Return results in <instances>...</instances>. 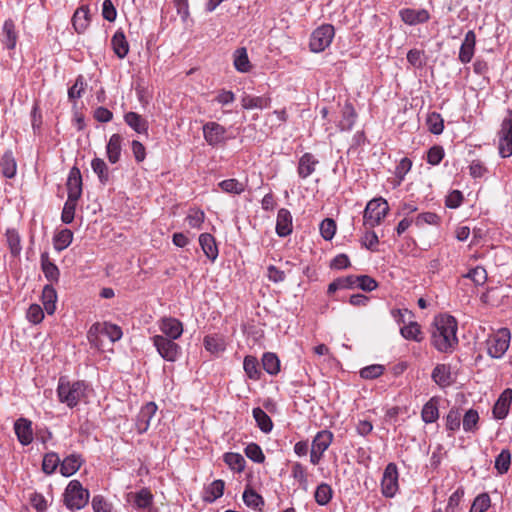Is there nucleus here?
I'll list each match as a JSON object with an SVG mask.
<instances>
[{"instance_id":"48","label":"nucleus","mask_w":512,"mask_h":512,"mask_svg":"<svg viewBox=\"0 0 512 512\" xmlns=\"http://www.w3.org/2000/svg\"><path fill=\"white\" fill-rule=\"evenodd\" d=\"M91 168L102 184H106L110 180L109 169L103 159L94 158L91 162Z\"/></svg>"},{"instance_id":"1","label":"nucleus","mask_w":512,"mask_h":512,"mask_svg":"<svg viewBox=\"0 0 512 512\" xmlns=\"http://www.w3.org/2000/svg\"><path fill=\"white\" fill-rule=\"evenodd\" d=\"M458 324L451 315H441L435 318L431 343L441 353H452L457 345Z\"/></svg>"},{"instance_id":"30","label":"nucleus","mask_w":512,"mask_h":512,"mask_svg":"<svg viewBox=\"0 0 512 512\" xmlns=\"http://www.w3.org/2000/svg\"><path fill=\"white\" fill-rule=\"evenodd\" d=\"M90 23L89 8L87 6L79 7L72 18V24L77 33H82L86 30Z\"/></svg>"},{"instance_id":"3","label":"nucleus","mask_w":512,"mask_h":512,"mask_svg":"<svg viewBox=\"0 0 512 512\" xmlns=\"http://www.w3.org/2000/svg\"><path fill=\"white\" fill-rule=\"evenodd\" d=\"M389 212L388 202L382 198H374L370 200L364 210L363 224L372 229L381 224L383 219Z\"/></svg>"},{"instance_id":"36","label":"nucleus","mask_w":512,"mask_h":512,"mask_svg":"<svg viewBox=\"0 0 512 512\" xmlns=\"http://www.w3.org/2000/svg\"><path fill=\"white\" fill-rule=\"evenodd\" d=\"M233 64L238 72L247 73L251 70L252 66L245 47L235 50L233 54Z\"/></svg>"},{"instance_id":"55","label":"nucleus","mask_w":512,"mask_h":512,"mask_svg":"<svg viewBox=\"0 0 512 512\" xmlns=\"http://www.w3.org/2000/svg\"><path fill=\"white\" fill-rule=\"evenodd\" d=\"M511 464V453L508 449H503L495 459V469L499 474L508 472Z\"/></svg>"},{"instance_id":"61","label":"nucleus","mask_w":512,"mask_h":512,"mask_svg":"<svg viewBox=\"0 0 512 512\" xmlns=\"http://www.w3.org/2000/svg\"><path fill=\"white\" fill-rule=\"evenodd\" d=\"M85 88H86V83L84 81V78L82 75H79L76 78L74 85L68 89L69 100L74 101L76 99H79L82 96Z\"/></svg>"},{"instance_id":"10","label":"nucleus","mask_w":512,"mask_h":512,"mask_svg":"<svg viewBox=\"0 0 512 512\" xmlns=\"http://www.w3.org/2000/svg\"><path fill=\"white\" fill-rule=\"evenodd\" d=\"M398 469L395 463H389L381 479V493L386 498H393L399 490Z\"/></svg>"},{"instance_id":"28","label":"nucleus","mask_w":512,"mask_h":512,"mask_svg":"<svg viewBox=\"0 0 512 512\" xmlns=\"http://www.w3.org/2000/svg\"><path fill=\"white\" fill-rule=\"evenodd\" d=\"M111 46L118 58L123 59L127 56L129 52V43L122 30H117L115 32L111 39Z\"/></svg>"},{"instance_id":"33","label":"nucleus","mask_w":512,"mask_h":512,"mask_svg":"<svg viewBox=\"0 0 512 512\" xmlns=\"http://www.w3.org/2000/svg\"><path fill=\"white\" fill-rule=\"evenodd\" d=\"M357 119V113L353 107V105L349 102H346L342 109V119L339 123V128L342 131H350L352 130Z\"/></svg>"},{"instance_id":"25","label":"nucleus","mask_w":512,"mask_h":512,"mask_svg":"<svg viewBox=\"0 0 512 512\" xmlns=\"http://www.w3.org/2000/svg\"><path fill=\"white\" fill-rule=\"evenodd\" d=\"M122 141L123 138L120 134H113L106 145V154L111 164H115L120 160Z\"/></svg>"},{"instance_id":"17","label":"nucleus","mask_w":512,"mask_h":512,"mask_svg":"<svg viewBox=\"0 0 512 512\" xmlns=\"http://www.w3.org/2000/svg\"><path fill=\"white\" fill-rule=\"evenodd\" d=\"M276 233L279 237H286L292 233L293 218L286 208L279 209L276 219Z\"/></svg>"},{"instance_id":"19","label":"nucleus","mask_w":512,"mask_h":512,"mask_svg":"<svg viewBox=\"0 0 512 512\" xmlns=\"http://www.w3.org/2000/svg\"><path fill=\"white\" fill-rule=\"evenodd\" d=\"M401 20L410 26L425 23L429 20L430 14L426 9H411L405 8L399 11Z\"/></svg>"},{"instance_id":"45","label":"nucleus","mask_w":512,"mask_h":512,"mask_svg":"<svg viewBox=\"0 0 512 512\" xmlns=\"http://www.w3.org/2000/svg\"><path fill=\"white\" fill-rule=\"evenodd\" d=\"M5 236L11 255L18 257L22 250L19 233L15 229H7Z\"/></svg>"},{"instance_id":"5","label":"nucleus","mask_w":512,"mask_h":512,"mask_svg":"<svg viewBox=\"0 0 512 512\" xmlns=\"http://www.w3.org/2000/svg\"><path fill=\"white\" fill-rule=\"evenodd\" d=\"M511 333L508 328H500L489 335L485 344L490 357L500 359L509 348Z\"/></svg>"},{"instance_id":"43","label":"nucleus","mask_w":512,"mask_h":512,"mask_svg":"<svg viewBox=\"0 0 512 512\" xmlns=\"http://www.w3.org/2000/svg\"><path fill=\"white\" fill-rule=\"evenodd\" d=\"M333 498V489L327 483H321L316 487L314 499L320 506H326Z\"/></svg>"},{"instance_id":"14","label":"nucleus","mask_w":512,"mask_h":512,"mask_svg":"<svg viewBox=\"0 0 512 512\" xmlns=\"http://www.w3.org/2000/svg\"><path fill=\"white\" fill-rule=\"evenodd\" d=\"M14 431L18 441L27 446L33 441L32 422L26 418H19L14 423Z\"/></svg>"},{"instance_id":"6","label":"nucleus","mask_w":512,"mask_h":512,"mask_svg":"<svg viewBox=\"0 0 512 512\" xmlns=\"http://www.w3.org/2000/svg\"><path fill=\"white\" fill-rule=\"evenodd\" d=\"M334 35V27L330 24H324L316 28L310 36V50L314 53L323 52L330 46Z\"/></svg>"},{"instance_id":"21","label":"nucleus","mask_w":512,"mask_h":512,"mask_svg":"<svg viewBox=\"0 0 512 512\" xmlns=\"http://www.w3.org/2000/svg\"><path fill=\"white\" fill-rule=\"evenodd\" d=\"M319 161L315 158V156L312 153L306 152L304 153L298 162V176L301 179L308 178L311 174H313L316 170V166L318 165Z\"/></svg>"},{"instance_id":"34","label":"nucleus","mask_w":512,"mask_h":512,"mask_svg":"<svg viewBox=\"0 0 512 512\" xmlns=\"http://www.w3.org/2000/svg\"><path fill=\"white\" fill-rule=\"evenodd\" d=\"M0 169L6 178H13L17 172V163L11 150L6 151L0 159Z\"/></svg>"},{"instance_id":"44","label":"nucleus","mask_w":512,"mask_h":512,"mask_svg":"<svg viewBox=\"0 0 512 512\" xmlns=\"http://www.w3.org/2000/svg\"><path fill=\"white\" fill-rule=\"evenodd\" d=\"M223 460L234 472L241 473L245 469L246 461L239 453L227 452L224 454Z\"/></svg>"},{"instance_id":"2","label":"nucleus","mask_w":512,"mask_h":512,"mask_svg":"<svg viewBox=\"0 0 512 512\" xmlns=\"http://www.w3.org/2000/svg\"><path fill=\"white\" fill-rule=\"evenodd\" d=\"M57 397L60 403L69 408H74L80 403H87L91 389L83 380H69L66 376H61L57 385Z\"/></svg>"},{"instance_id":"46","label":"nucleus","mask_w":512,"mask_h":512,"mask_svg":"<svg viewBox=\"0 0 512 512\" xmlns=\"http://www.w3.org/2000/svg\"><path fill=\"white\" fill-rule=\"evenodd\" d=\"M355 278H356V276L349 275V276L339 277V278L335 279L333 282H331L328 285V289H327L328 294H333L337 290H341V289L354 288L356 285Z\"/></svg>"},{"instance_id":"35","label":"nucleus","mask_w":512,"mask_h":512,"mask_svg":"<svg viewBox=\"0 0 512 512\" xmlns=\"http://www.w3.org/2000/svg\"><path fill=\"white\" fill-rule=\"evenodd\" d=\"M203 343L205 349L212 354L222 353L226 349L225 338L221 335H207L204 337Z\"/></svg>"},{"instance_id":"23","label":"nucleus","mask_w":512,"mask_h":512,"mask_svg":"<svg viewBox=\"0 0 512 512\" xmlns=\"http://www.w3.org/2000/svg\"><path fill=\"white\" fill-rule=\"evenodd\" d=\"M125 123L138 134L148 135L149 123L136 112H127L124 115Z\"/></svg>"},{"instance_id":"51","label":"nucleus","mask_w":512,"mask_h":512,"mask_svg":"<svg viewBox=\"0 0 512 512\" xmlns=\"http://www.w3.org/2000/svg\"><path fill=\"white\" fill-rule=\"evenodd\" d=\"M465 495L462 486L458 487L449 497L446 512H462L461 501Z\"/></svg>"},{"instance_id":"54","label":"nucleus","mask_w":512,"mask_h":512,"mask_svg":"<svg viewBox=\"0 0 512 512\" xmlns=\"http://www.w3.org/2000/svg\"><path fill=\"white\" fill-rule=\"evenodd\" d=\"M72 240L73 232L69 229H63L54 237V248L57 251H62L72 243Z\"/></svg>"},{"instance_id":"13","label":"nucleus","mask_w":512,"mask_h":512,"mask_svg":"<svg viewBox=\"0 0 512 512\" xmlns=\"http://www.w3.org/2000/svg\"><path fill=\"white\" fill-rule=\"evenodd\" d=\"M157 411V405L154 402L146 403L139 411L136 418V428L138 433H144L150 426V421Z\"/></svg>"},{"instance_id":"42","label":"nucleus","mask_w":512,"mask_h":512,"mask_svg":"<svg viewBox=\"0 0 512 512\" xmlns=\"http://www.w3.org/2000/svg\"><path fill=\"white\" fill-rule=\"evenodd\" d=\"M253 417L259 429L264 433L271 432L273 423L269 415L260 407H256L252 411Z\"/></svg>"},{"instance_id":"59","label":"nucleus","mask_w":512,"mask_h":512,"mask_svg":"<svg viewBox=\"0 0 512 512\" xmlns=\"http://www.w3.org/2000/svg\"><path fill=\"white\" fill-rule=\"evenodd\" d=\"M77 201V199L67 198L61 214V220L63 223L70 224L74 220Z\"/></svg>"},{"instance_id":"20","label":"nucleus","mask_w":512,"mask_h":512,"mask_svg":"<svg viewBox=\"0 0 512 512\" xmlns=\"http://www.w3.org/2000/svg\"><path fill=\"white\" fill-rule=\"evenodd\" d=\"M84 463V458L79 453H72L66 456L60 465V473L64 477L74 475Z\"/></svg>"},{"instance_id":"62","label":"nucleus","mask_w":512,"mask_h":512,"mask_svg":"<svg viewBox=\"0 0 512 512\" xmlns=\"http://www.w3.org/2000/svg\"><path fill=\"white\" fill-rule=\"evenodd\" d=\"M355 280V287H358L363 291L371 292L378 287L377 281L368 275L356 276Z\"/></svg>"},{"instance_id":"58","label":"nucleus","mask_w":512,"mask_h":512,"mask_svg":"<svg viewBox=\"0 0 512 512\" xmlns=\"http://www.w3.org/2000/svg\"><path fill=\"white\" fill-rule=\"evenodd\" d=\"M479 414L474 409H469L463 417V429L466 432H474L477 429Z\"/></svg>"},{"instance_id":"24","label":"nucleus","mask_w":512,"mask_h":512,"mask_svg":"<svg viewBox=\"0 0 512 512\" xmlns=\"http://www.w3.org/2000/svg\"><path fill=\"white\" fill-rule=\"evenodd\" d=\"M432 380L441 388L452 384L451 369L449 365L437 364L431 374Z\"/></svg>"},{"instance_id":"47","label":"nucleus","mask_w":512,"mask_h":512,"mask_svg":"<svg viewBox=\"0 0 512 512\" xmlns=\"http://www.w3.org/2000/svg\"><path fill=\"white\" fill-rule=\"evenodd\" d=\"M263 369L270 375H276L280 371V360L275 353L266 352L262 356Z\"/></svg>"},{"instance_id":"56","label":"nucleus","mask_w":512,"mask_h":512,"mask_svg":"<svg viewBox=\"0 0 512 512\" xmlns=\"http://www.w3.org/2000/svg\"><path fill=\"white\" fill-rule=\"evenodd\" d=\"M185 220L189 227L200 229L205 220V213L200 209H190Z\"/></svg>"},{"instance_id":"4","label":"nucleus","mask_w":512,"mask_h":512,"mask_svg":"<svg viewBox=\"0 0 512 512\" xmlns=\"http://www.w3.org/2000/svg\"><path fill=\"white\" fill-rule=\"evenodd\" d=\"M63 496L68 509L80 510L88 503L89 491L84 489L78 480H72L67 485Z\"/></svg>"},{"instance_id":"7","label":"nucleus","mask_w":512,"mask_h":512,"mask_svg":"<svg viewBox=\"0 0 512 512\" xmlns=\"http://www.w3.org/2000/svg\"><path fill=\"white\" fill-rule=\"evenodd\" d=\"M152 342L157 352L164 360L175 362L179 358L181 347L174 339H169L163 335H154Z\"/></svg>"},{"instance_id":"50","label":"nucleus","mask_w":512,"mask_h":512,"mask_svg":"<svg viewBox=\"0 0 512 512\" xmlns=\"http://www.w3.org/2000/svg\"><path fill=\"white\" fill-rule=\"evenodd\" d=\"M218 186L225 193L239 195L245 191V184L235 178H230L221 181Z\"/></svg>"},{"instance_id":"22","label":"nucleus","mask_w":512,"mask_h":512,"mask_svg":"<svg viewBox=\"0 0 512 512\" xmlns=\"http://www.w3.org/2000/svg\"><path fill=\"white\" fill-rule=\"evenodd\" d=\"M199 244L205 256L211 261L214 262L218 255V247L215 241V238L210 233H202L199 236Z\"/></svg>"},{"instance_id":"11","label":"nucleus","mask_w":512,"mask_h":512,"mask_svg":"<svg viewBox=\"0 0 512 512\" xmlns=\"http://www.w3.org/2000/svg\"><path fill=\"white\" fill-rule=\"evenodd\" d=\"M202 131L203 137L209 146L217 147L226 143L227 129L221 124L214 121L206 122Z\"/></svg>"},{"instance_id":"60","label":"nucleus","mask_w":512,"mask_h":512,"mask_svg":"<svg viewBox=\"0 0 512 512\" xmlns=\"http://www.w3.org/2000/svg\"><path fill=\"white\" fill-rule=\"evenodd\" d=\"M320 233H321V236L329 241V240H332L335 233H336V229H337V226H336V222L331 219V218H325L321 223H320Z\"/></svg>"},{"instance_id":"41","label":"nucleus","mask_w":512,"mask_h":512,"mask_svg":"<svg viewBox=\"0 0 512 512\" xmlns=\"http://www.w3.org/2000/svg\"><path fill=\"white\" fill-rule=\"evenodd\" d=\"M243 369L247 377L251 380L257 381L261 377L259 363L255 356L247 355L243 361Z\"/></svg>"},{"instance_id":"49","label":"nucleus","mask_w":512,"mask_h":512,"mask_svg":"<svg viewBox=\"0 0 512 512\" xmlns=\"http://www.w3.org/2000/svg\"><path fill=\"white\" fill-rule=\"evenodd\" d=\"M61 460L56 452H48L44 455L42 461V470L45 474H53L57 467H60Z\"/></svg>"},{"instance_id":"53","label":"nucleus","mask_w":512,"mask_h":512,"mask_svg":"<svg viewBox=\"0 0 512 512\" xmlns=\"http://www.w3.org/2000/svg\"><path fill=\"white\" fill-rule=\"evenodd\" d=\"M426 124L428 126V130L432 134L439 135L443 132L444 120L442 116L437 112H432L428 114Z\"/></svg>"},{"instance_id":"27","label":"nucleus","mask_w":512,"mask_h":512,"mask_svg":"<svg viewBox=\"0 0 512 512\" xmlns=\"http://www.w3.org/2000/svg\"><path fill=\"white\" fill-rule=\"evenodd\" d=\"M225 483L221 479L214 480L204 488L202 499L206 503H213L224 493Z\"/></svg>"},{"instance_id":"52","label":"nucleus","mask_w":512,"mask_h":512,"mask_svg":"<svg viewBox=\"0 0 512 512\" xmlns=\"http://www.w3.org/2000/svg\"><path fill=\"white\" fill-rule=\"evenodd\" d=\"M491 507V498L488 493L478 494L470 507L469 512H486Z\"/></svg>"},{"instance_id":"31","label":"nucleus","mask_w":512,"mask_h":512,"mask_svg":"<svg viewBox=\"0 0 512 512\" xmlns=\"http://www.w3.org/2000/svg\"><path fill=\"white\" fill-rule=\"evenodd\" d=\"M128 497L133 501L137 509L149 508L153 503V495L148 488H142L135 493H130Z\"/></svg>"},{"instance_id":"64","label":"nucleus","mask_w":512,"mask_h":512,"mask_svg":"<svg viewBox=\"0 0 512 512\" xmlns=\"http://www.w3.org/2000/svg\"><path fill=\"white\" fill-rule=\"evenodd\" d=\"M465 277L471 279L476 285H483L487 281V272L484 267L477 266L471 269Z\"/></svg>"},{"instance_id":"38","label":"nucleus","mask_w":512,"mask_h":512,"mask_svg":"<svg viewBox=\"0 0 512 512\" xmlns=\"http://www.w3.org/2000/svg\"><path fill=\"white\" fill-rule=\"evenodd\" d=\"M243 501L248 507L258 509L259 511L262 510L265 504L263 497L249 485L246 486L243 492Z\"/></svg>"},{"instance_id":"39","label":"nucleus","mask_w":512,"mask_h":512,"mask_svg":"<svg viewBox=\"0 0 512 512\" xmlns=\"http://www.w3.org/2000/svg\"><path fill=\"white\" fill-rule=\"evenodd\" d=\"M400 334L407 340L420 342L423 339L420 325L415 321H409L400 328Z\"/></svg>"},{"instance_id":"26","label":"nucleus","mask_w":512,"mask_h":512,"mask_svg":"<svg viewBox=\"0 0 512 512\" xmlns=\"http://www.w3.org/2000/svg\"><path fill=\"white\" fill-rule=\"evenodd\" d=\"M40 261L45 278L50 282H58L60 271L56 264L50 260L48 252L41 253Z\"/></svg>"},{"instance_id":"16","label":"nucleus","mask_w":512,"mask_h":512,"mask_svg":"<svg viewBox=\"0 0 512 512\" xmlns=\"http://www.w3.org/2000/svg\"><path fill=\"white\" fill-rule=\"evenodd\" d=\"M67 190L69 199H77L81 197L82 194V176L79 168L72 167L68 179H67Z\"/></svg>"},{"instance_id":"8","label":"nucleus","mask_w":512,"mask_h":512,"mask_svg":"<svg viewBox=\"0 0 512 512\" xmlns=\"http://www.w3.org/2000/svg\"><path fill=\"white\" fill-rule=\"evenodd\" d=\"M498 150L502 158L512 155V110H508L498 132Z\"/></svg>"},{"instance_id":"37","label":"nucleus","mask_w":512,"mask_h":512,"mask_svg":"<svg viewBox=\"0 0 512 512\" xmlns=\"http://www.w3.org/2000/svg\"><path fill=\"white\" fill-rule=\"evenodd\" d=\"M421 418L426 424L434 423L439 418L438 400L432 397L426 402L421 411Z\"/></svg>"},{"instance_id":"57","label":"nucleus","mask_w":512,"mask_h":512,"mask_svg":"<svg viewBox=\"0 0 512 512\" xmlns=\"http://www.w3.org/2000/svg\"><path fill=\"white\" fill-rule=\"evenodd\" d=\"M245 455L255 463H263L265 460V455L261 449V447L256 443H249L245 447Z\"/></svg>"},{"instance_id":"29","label":"nucleus","mask_w":512,"mask_h":512,"mask_svg":"<svg viewBox=\"0 0 512 512\" xmlns=\"http://www.w3.org/2000/svg\"><path fill=\"white\" fill-rule=\"evenodd\" d=\"M271 104V99L268 96H252L244 95L241 99V105L244 109H264L268 108Z\"/></svg>"},{"instance_id":"63","label":"nucleus","mask_w":512,"mask_h":512,"mask_svg":"<svg viewBox=\"0 0 512 512\" xmlns=\"http://www.w3.org/2000/svg\"><path fill=\"white\" fill-rule=\"evenodd\" d=\"M384 369V366L380 364L369 365L360 370V376L363 379H375L383 374Z\"/></svg>"},{"instance_id":"9","label":"nucleus","mask_w":512,"mask_h":512,"mask_svg":"<svg viewBox=\"0 0 512 512\" xmlns=\"http://www.w3.org/2000/svg\"><path fill=\"white\" fill-rule=\"evenodd\" d=\"M333 441V433L329 430L319 431L312 440L310 451V462L318 465L324 452L329 448Z\"/></svg>"},{"instance_id":"32","label":"nucleus","mask_w":512,"mask_h":512,"mask_svg":"<svg viewBox=\"0 0 512 512\" xmlns=\"http://www.w3.org/2000/svg\"><path fill=\"white\" fill-rule=\"evenodd\" d=\"M41 299L46 313L52 315L56 310L57 302V292L52 285L44 286Z\"/></svg>"},{"instance_id":"40","label":"nucleus","mask_w":512,"mask_h":512,"mask_svg":"<svg viewBox=\"0 0 512 512\" xmlns=\"http://www.w3.org/2000/svg\"><path fill=\"white\" fill-rule=\"evenodd\" d=\"M2 31L4 34V44L8 49H14L17 43V32L15 28L14 21L8 19L4 22Z\"/></svg>"},{"instance_id":"15","label":"nucleus","mask_w":512,"mask_h":512,"mask_svg":"<svg viewBox=\"0 0 512 512\" xmlns=\"http://www.w3.org/2000/svg\"><path fill=\"white\" fill-rule=\"evenodd\" d=\"M476 35L473 30H469L461 44L458 59L462 64L469 63L475 52Z\"/></svg>"},{"instance_id":"12","label":"nucleus","mask_w":512,"mask_h":512,"mask_svg":"<svg viewBox=\"0 0 512 512\" xmlns=\"http://www.w3.org/2000/svg\"><path fill=\"white\" fill-rule=\"evenodd\" d=\"M159 330L161 335L176 340L182 336L184 328L180 320L174 317H163L159 321Z\"/></svg>"},{"instance_id":"18","label":"nucleus","mask_w":512,"mask_h":512,"mask_svg":"<svg viewBox=\"0 0 512 512\" xmlns=\"http://www.w3.org/2000/svg\"><path fill=\"white\" fill-rule=\"evenodd\" d=\"M512 402V389H505L499 396L498 400L493 406V416L495 419L502 420L506 418Z\"/></svg>"}]
</instances>
